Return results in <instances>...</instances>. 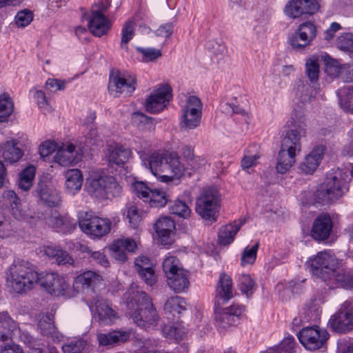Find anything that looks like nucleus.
I'll return each mask as SVG.
<instances>
[{
	"instance_id": "f257e3e1",
	"label": "nucleus",
	"mask_w": 353,
	"mask_h": 353,
	"mask_svg": "<svg viewBox=\"0 0 353 353\" xmlns=\"http://www.w3.org/2000/svg\"><path fill=\"white\" fill-rule=\"evenodd\" d=\"M305 265L313 276L321 279L330 288L353 287V276L344 270L330 252H319L309 258Z\"/></svg>"
},
{
	"instance_id": "f03ea898",
	"label": "nucleus",
	"mask_w": 353,
	"mask_h": 353,
	"mask_svg": "<svg viewBox=\"0 0 353 353\" xmlns=\"http://www.w3.org/2000/svg\"><path fill=\"white\" fill-rule=\"evenodd\" d=\"M145 149L136 147L143 164L160 181L169 183L183 174L185 168L176 154L155 151L146 157Z\"/></svg>"
},
{
	"instance_id": "7ed1b4c3",
	"label": "nucleus",
	"mask_w": 353,
	"mask_h": 353,
	"mask_svg": "<svg viewBox=\"0 0 353 353\" xmlns=\"http://www.w3.org/2000/svg\"><path fill=\"white\" fill-rule=\"evenodd\" d=\"M232 296V279L226 274L222 273L219 276L214 301V318L219 328L225 329L236 325L244 312L243 307L238 305H232L223 309L220 307L221 305L227 303Z\"/></svg>"
},
{
	"instance_id": "20e7f679",
	"label": "nucleus",
	"mask_w": 353,
	"mask_h": 353,
	"mask_svg": "<svg viewBox=\"0 0 353 353\" xmlns=\"http://www.w3.org/2000/svg\"><path fill=\"white\" fill-rule=\"evenodd\" d=\"M39 274L24 261H14L7 272V285L14 292L23 293L38 283Z\"/></svg>"
},
{
	"instance_id": "39448f33",
	"label": "nucleus",
	"mask_w": 353,
	"mask_h": 353,
	"mask_svg": "<svg viewBox=\"0 0 353 353\" xmlns=\"http://www.w3.org/2000/svg\"><path fill=\"white\" fill-rule=\"evenodd\" d=\"M85 189L92 198L103 201L119 197L122 193V187L116 179L102 172H94L86 179Z\"/></svg>"
},
{
	"instance_id": "423d86ee",
	"label": "nucleus",
	"mask_w": 353,
	"mask_h": 353,
	"mask_svg": "<svg viewBox=\"0 0 353 353\" xmlns=\"http://www.w3.org/2000/svg\"><path fill=\"white\" fill-rule=\"evenodd\" d=\"M221 195L214 188L203 191L196 201L195 210L205 221L211 223L216 221L220 208Z\"/></svg>"
},
{
	"instance_id": "0eeeda50",
	"label": "nucleus",
	"mask_w": 353,
	"mask_h": 353,
	"mask_svg": "<svg viewBox=\"0 0 353 353\" xmlns=\"http://www.w3.org/2000/svg\"><path fill=\"white\" fill-rule=\"evenodd\" d=\"M78 223L81 230L94 238L102 237L110 231L111 221L100 218L92 211H81L78 213Z\"/></svg>"
},
{
	"instance_id": "6e6552de",
	"label": "nucleus",
	"mask_w": 353,
	"mask_h": 353,
	"mask_svg": "<svg viewBox=\"0 0 353 353\" xmlns=\"http://www.w3.org/2000/svg\"><path fill=\"white\" fill-rule=\"evenodd\" d=\"M290 129L282 139L281 147L301 152V139L305 136V125L302 111L294 110L291 114Z\"/></svg>"
},
{
	"instance_id": "1a4fd4ad",
	"label": "nucleus",
	"mask_w": 353,
	"mask_h": 353,
	"mask_svg": "<svg viewBox=\"0 0 353 353\" xmlns=\"http://www.w3.org/2000/svg\"><path fill=\"white\" fill-rule=\"evenodd\" d=\"M38 284L52 296H71L70 284L66 276L56 272L41 273Z\"/></svg>"
},
{
	"instance_id": "9d476101",
	"label": "nucleus",
	"mask_w": 353,
	"mask_h": 353,
	"mask_svg": "<svg viewBox=\"0 0 353 353\" xmlns=\"http://www.w3.org/2000/svg\"><path fill=\"white\" fill-rule=\"evenodd\" d=\"M202 115V103L195 96L189 97L181 109V127L192 130L200 125Z\"/></svg>"
},
{
	"instance_id": "9b49d317",
	"label": "nucleus",
	"mask_w": 353,
	"mask_h": 353,
	"mask_svg": "<svg viewBox=\"0 0 353 353\" xmlns=\"http://www.w3.org/2000/svg\"><path fill=\"white\" fill-rule=\"evenodd\" d=\"M330 327L336 332L347 333L353 330V301H344L338 312L329 321Z\"/></svg>"
},
{
	"instance_id": "f8f14e48",
	"label": "nucleus",
	"mask_w": 353,
	"mask_h": 353,
	"mask_svg": "<svg viewBox=\"0 0 353 353\" xmlns=\"http://www.w3.org/2000/svg\"><path fill=\"white\" fill-rule=\"evenodd\" d=\"M297 336L300 343L310 351L321 348L329 338L328 332L318 326L304 327Z\"/></svg>"
},
{
	"instance_id": "ddd939ff",
	"label": "nucleus",
	"mask_w": 353,
	"mask_h": 353,
	"mask_svg": "<svg viewBox=\"0 0 353 353\" xmlns=\"http://www.w3.org/2000/svg\"><path fill=\"white\" fill-rule=\"evenodd\" d=\"M343 195L341 182L336 176H327L316 192L318 202L329 203L337 200Z\"/></svg>"
},
{
	"instance_id": "4468645a",
	"label": "nucleus",
	"mask_w": 353,
	"mask_h": 353,
	"mask_svg": "<svg viewBox=\"0 0 353 353\" xmlns=\"http://www.w3.org/2000/svg\"><path fill=\"white\" fill-rule=\"evenodd\" d=\"M93 317L101 325H108L113 323L117 319V313L110 306L106 301L99 296L94 298L88 303Z\"/></svg>"
},
{
	"instance_id": "2eb2a0df",
	"label": "nucleus",
	"mask_w": 353,
	"mask_h": 353,
	"mask_svg": "<svg viewBox=\"0 0 353 353\" xmlns=\"http://www.w3.org/2000/svg\"><path fill=\"white\" fill-rule=\"evenodd\" d=\"M172 89L168 85H162L154 90L146 99L145 108L150 113L162 111L172 98Z\"/></svg>"
},
{
	"instance_id": "dca6fc26",
	"label": "nucleus",
	"mask_w": 353,
	"mask_h": 353,
	"mask_svg": "<svg viewBox=\"0 0 353 353\" xmlns=\"http://www.w3.org/2000/svg\"><path fill=\"white\" fill-rule=\"evenodd\" d=\"M316 28L311 22L301 24L297 30L289 39V43L294 50H301L309 46L315 38Z\"/></svg>"
},
{
	"instance_id": "f3484780",
	"label": "nucleus",
	"mask_w": 353,
	"mask_h": 353,
	"mask_svg": "<svg viewBox=\"0 0 353 353\" xmlns=\"http://www.w3.org/2000/svg\"><path fill=\"white\" fill-rule=\"evenodd\" d=\"M130 316L138 326L145 330L154 328L159 321V316L154 305L136 308L131 311Z\"/></svg>"
},
{
	"instance_id": "a211bd4d",
	"label": "nucleus",
	"mask_w": 353,
	"mask_h": 353,
	"mask_svg": "<svg viewBox=\"0 0 353 353\" xmlns=\"http://www.w3.org/2000/svg\"><path fill=\"white\" fill-rule=\"evenodd\" d=\"M36 192L40 199L48 206H57L61 202L60 194L54 188L51 179L48 176L40 178Z\"/></svg>"
},
{
	"instance_id": "6ab92c4d",
	"label": "nucleus",
	"mask_w": 353,
	"mask_h": 353,
	"mask_svg": "<svg viewBox=\"0 0 353 353\" xmlns=\"http://www.w3.org/2000/svg\"><path fill=\"white\" fill-rule=\"evenodd\" d=\"M136 81L130 75L117 74L110 77L108 89L115 97L119 94L128 96L135 90Z\"/></svg>"
},
{
	"instance_id": "aec40b11",
	"label": "nucleus",
	"mask_w": 353,
	"mask_h": 353,
	"mask_svg": "<svg viewBox=\"0 0 353 353\" xmlns=\"http://www.w3.org/2000/svg\"><path fill=\"white\" fill-rule=\"evenodd\" d=\"M319 9L316 0H292L285 7L287 15L297 18L303 14H313Z\"/></svg>"
},
{
	"instance_id": "412c9836",
	"label": "nucleus",
	"mask_w": 353,
	"mask_h": 353,
	"mask_svg": "<svg viewBox=\"0 0 353 353\" xmlns=\"http://www.w3.org/2000/svg\"><path fill=\"white\" fill-rule=\"evenodd\" d=\"M110 5L108 0V6L99 11H93L90 17L88 28L90 32L98 37L106 34L111 27V23L103 14Z\"/></svg>"
},
{
	"instance_id": "4be33fe9",
	"label": "nucleus",
	"mask_w": 353,
	"mask_h": 353,
	"mask_svg": "<svg viewBox=\"0 0 353 353\" xmlns=\"http://www.w3.org/2000/svg\"><path fill=\"white\" fill-rule=\"evenodd\" d=\"M83 152L77 150L76 146L70 143H63L58 149L54 161L62 166L77 163L81 159Z\"/></svg>"
},
{
	"instance_id": "5701e85b",
	"label": "nucleus",
	"mask_w": 353,
	"mask_h": 353,
	"mask_svg": "<svg viewBox=\"0 0 353 353\" xmlns=\"http://www.w3.org/2000/svg\"><path fill=\"white\" fill-rule=\"evenodd\" d=\"M47 223L52 228L64 234L71 233L76 229V222L68 214H61L57 211L51 212Z\"/></svg>"
},
{
	"instance_id": "b1692460",
	"label": "nucleus",
	"mask_w": 353,
	"mask_h": 353,
	"mask_svg": "<svg viewBox=\"0 0 353 353\" xmlns=\"http://www.w3.org/2000/svg\"><path fill=\"white\" fill-rule=\"evenodd\" d=\"M332 221L329 214L322 213L314 221L311 231L312 236L317 241L328 238L332 230Z\"/></svg>"
},
{
	"instance_id": "393cba45",
	"label": "nucleus",
	"mask_w": 353,
	"mask_h": 353,
	"mask_svg": "<svg viewBox=\"0 0 353 353\" xmlns=\"http://www.w3.org/2000/svg\"><path fill=\"white\" fill-rule=\"evenodd\" d=\"M325 151V147L321 145L315 147L300 163L299 169L305 174H312L319 167Z\"/></svg>"
},
{
	"instance_id": "a878e982",
	"label": "nucleus",
	"mask_w": 353,
	"mask_h": 353,
	"mask_svg": "<svg viewBox=\"0 0 353 353\" xmlns=\"http://www.w3.org/2000/svg\"><path fill=\"white\" fill-rule=\"evenodd\" d=\"M102 276L91 270L78 275L74 280L72 290L75 293L82 292L85 288H93L101 283Z\"/></svg>"
},
{
	"instance_id": "bb28decb",
	"label": "nucleus",
	"mask_w": 353,
	"mask_h": 353,
	"mask_svg": "<svg viewBox=\"0 0 353 353\" xmlns=\"http://www.w3.org/2000/svg\"><path fill=\"white\" fill-rule=\"evenodd\" d=\"M154 229L162 245H170L175 230L174 221L168 216L159 218L154 224Z\"/></svg>"
},
{
	"instance_id": "cd10ccee",
	"label": "nucleus",
	"mask_w": 353,
	"mask_h": 353,
	"mask_svg": "<svg viewBox=\"0 0 353 353\" xmlns=\"http://www.w3.org/2000/svg\"><path fill=\"white\" fill-rule=\"evenodd\" d=\"M125 295L127 296V306L131 310H134V306L138 308L153 305L150 296L137 286L132 285Z\"/></svg>"
},
{
	"instance_id": "c85d7f7f",
	"label": "nucleus",
	"mask_w": 353,
	"mask_h": 353,
	"mask_svg": "<svg viewBox=\"0 0 353 353\" xmlns=\"http://www.w3.org/2000/svg\"><path fill=\"white\" fill-rule=\"evenodd\" d=\"M131 150L122 145H110L108 147L105 157L109 163L123 165L131 157Z\"/></svg>"
},
{
	"instance_id": "c756f323",
	"label": "nucleus",
	"mask_w": 353,
	"mask_h": 353,
	"mask_svg": "<svg viewBox=\"0 0 353 353\" xmlns=\"http://www.w3.org/2000/svg\"><path fill=\"white\" fill-rule=\"evenodd\" d=\"M137 248V243L131 239H120L112 244L110 250L115 259L125 261L127 259L125 251L133 252Z\"/></svg>"
},
{
	"instance_id": "7c9ffc66",
	"label": "nucleus",
	"mask_w": 353,
	"mask_h": 353,
	"mask_svg": "<svg viewBox=\"0 0 353 353\" xmlns=\"http://www.w3.org/2000/svg\"><path fill=\"white\" fill-rule=\"evenodd\" d=\"M299 153L294 150L285 149L281 147L278 154L276 171L280 174H285L295 164L296 157Z\"/></svg>"
},
{
	"instance_id": "2f4dec72",
	"label": "nucleus",
	"mask_w": 353,
	"mask_h": 353,
	"mask_svg": "<svg viewBox=\"0 0 353 353\" xmlns=\"http://www.w3.org/2000/svg\"><path fill=\"white\" fill-rule=\"evenodd\" d=\"M130 334L128 332L114 330L109 333H98L97 339L100 345L108 346L126 342Z\"/></svg>"
},
{
	"instance_id": "473e14b6",
	"label": "nucleus",
	"mask_w": 353,
	"mask_h": 353,
	"mask_svg": "<svg viewBox=\"0 0 353 353\" xmlns=\"http://www.w3.org/2000/svg\"><path fill=\"white\" fill-rule=\"evenodd\" d=\"M144 14L141 12H137L134 16L128 19L121 30V48L128 50V43L134 36V27L136 22L143 19Z\"/></svg>"
},
{
	"instance_id": "72a5a7b5",
	"label": "nucleus",
	"mask_w": 353,
	"mask_h": 353,
	"mask_svg": "<svg viewBox=\"0 0 353 353\" xmlns=\"http://www.w3.org/2000/svg\"><path fill=\"white\" fill-rule=\"evenodd\" d=\"M65 186L68 194L74 195L81 189L83 174L78 169H70L65 173Z\"/></svg>"
},
{
	"instance_id": "f704fd0d",
	"label": "nucleus",
	"mask_w": 353,
	"mask_h": 353,
	"mask_svg": "<svg viewBox=\"0 0 353 353\" xmlns=\"http://www.w3.org/2000/svg\"><path fill=\"white\" fill-rule=\"evenodd\" d=\"M188 272L184 270H179V272H175L172 276L167 278L168 285L176 292H181L188 288Z\"/></svg>"
},
{
	"instance_id": "c9c22d12",
	"label": "nucleus",
	"mask_w": 353,
	"mask_h": 353,
	"mask_svg": "<svg viewBox=\"0 0 353 353\" xmlns=\"http://www.w3.org/2000/svg\"><path fill=\"white\" fill-rule=\"evenodd\" d=\"M243 223L244 221H240L239 223L234 222L233 223L222 226L219 229L218 235L219 244L228 245L233 242L235 235Z\"/></svg>"
},
{
	"instance_id": "e433bc0d",
	"label": "nucleus",
	"mask_w": 353,
	"mask_h": 353,
	"mask_svg": "<svg viewBox=\"0 0 353 353\" xmlns=\"http://www.w3.org/2000/svg\"><path fill=\"white\" fill-rule=\"evenodd\" d=\"M0 153L3 160L9 163H14L23 156L21 150L13 141H6L0 145Z\"/></svg>"
},
{
	"instance_id": "4c0bfd02",
	"label": "nucleus",
	"mask_w": 353,
	"mask_h": 353,
	"mask_svg": "<svg viewBox=\"0 0 353 353\" xmlns=\"http://www.w3.org/2000/svg\"><path fill=\"white\" fill-rule=\"evenodd\" d=\"M38 327L43 335L50 338L53 341L61 340L62 335L57 331L53 319L50 316H42L39 321Z\"/></svg>"
},
{
	"instance_id": "58836bf2",
	"label": "nucleus",
	"mask_w": 353,
	"mask_h": 353,
	"mask_svg": "<svg viewBox=\"0 0 353 353\" xmlns=\"http://www.w3.org/2000/svg\"><path fill=\"white\" fill-rule=\"evenodd\" d=\"M17 328V324L6 312L0 313V339L6 341L11 339L12 333Z\"/></svg>"
},
{
	"instance_id": "ea45409f",
	"label": "nucleus",
	"mask_w": 353,
	"mask_h": 353,
	"mask_svg": "<svg viewBox=\"0 0 353 353\" xmlns=\"http://www.w3.org/2000/svg\"><path fill=\"white\" fill-rule=\"evenodd\" d=\"M77 250L82 253L87 254L88 258L90 259V260L94 261L97 264L104 268H107L109 266V261L103 252L94 251L88 246L81 243H79L77 245Z\"/></svg>"
},
{
	"instance_id": "a19ab883",
	"label": "nucleus",
	"mask_w": 353,
	"mask_h": 353,
	"mask_svg": "<svg viewBox=\"0 0 353 353\" xmlns=\"http://www.w3.org/2000/svg\"><path fill=\"white\" fill-rule=\"evenodd\" d=\"M132 122L142 130L153 131L155 129L156 122L154 119L139 112L132 114Z\"/></svg>"
},
{
	"instance_id": "79ce46f5",
	"label": "nucleus",
	"mask_w": 353,
	"mask_h": 353,
	"mask_svg": "<svg viewBox=\"0 0 353 353\" xmlns=\"http://www.w3.org/2000/svg\"><path fill=\"white\" fill-rule=\"evenodd\" d=\"M89 347L87 339L78 338L64 343L62 346L63 353H86Z\"/></svg>"
},
{
	"instance_id": "37998d69",
	"label": "nucleus",
	"mask_w": 353,
	"mask_h": 353,
	"mask_svg": "<svg viewBox=\"0 0 353 353\" xmlns=\"http://www.w3.org/2000/svg\"><path fill=\"white\" fill-rule=\"evenodd\" d=\"M339 103L341 108L347 112H353V87L346 86L337 92Z\"/></svg>"
},
{
	"instance_id": "c03bdc74",
	"label": "nucleus",
	"mask_w": 353,
	"mask_h": 353,
	"mask_svg": "<svg viewBox=\"0 0 353 353\" xmlns=\"http://www.w3.org/2000/svg\"><path fill=\"white\" fill-rule=\"evenodd\" d=\"M36 169L34 166L30 165L26 168L19 174L18 182L19 188L23 191H28L32 186Z\"/></svg>"
},
{
	"instance_id": "a18cd8bd",
	"label": "nucleus",
	"mask_w": 353,
	"mask_h": 353,
	"mask_svg": "<svg viewBox=\"0 0 353 353\" xmlns=\"http://www.w3.org/2000/svg\"><path fill=\"white\" fill-rule=\"evenodd\" d=\"M185 309V301L178 296L169 298L164 304L165 312L172 314L173 316L181 314Z\"/></svg>"
},
{
	"instance_id": "49530a36",
	"label": "nucleus",
	"mask_w": 353,
	"mask_h": 353,
	"mask_svg": "<svg viewBox=\"0 0 353 353\" xmlns=\"http://www.w3.org/2000/svg\"><path fill=\"white\" fill-rule=\"evenodd\" d=\"M169 199L170 196L165 191L156 188L152 190L147 203L150 204V207L161 208L167 204Z\"/></svg>"
},
{
	"instance_id": "de8ad7c7",
	"label": "nucleus",
	"mask_w": 353,
	"mask_h": 353,
	"mask_svg": "<svg viewBox=\"0 0 353 353\" xmlns=\"http://www.w3.org/2000/svg\"><path fill=\"white\" fill-rule=\"evenodd\" d=\"M14 110V104L8 94L0 95V123L8 121Z\"/></svg>"
},
{
	"instance_id": "09e8293b",
	"label": "nucleus",
	"mask_w": 353,
	"mask_h": 353,
	"mask_svg": "<svg viewBox=\"0 0 353 353\" xmlns=\"http://www.w3.org/2000/svg\"><path fill=\"white\" fill-rule=\"evenodd\" d=\"M163 270L166 278H168L170 276H172L175 272H179V270L184 269L178 258L169 254L163 259Z\"/></svg>"
},
{
	"instance_id": "8fccbe9b",
	"label": "nucleus",
	"mask_w": 353,
	"mask_h": 353,
	"mask_svg": "<svg viewBox=\"0 0 353 353\" xmlns=\"http://www.w3.org/2000/svg\"><path fill=\"white\" fill-rule=\"evenodd\" d=\"M170 212L183 219H188L191 214V210L188 203L181 199H176L169 206Z\"/></svg>"
},
{
	"instance_id": "3c124183",
	"label": "nucleus",
	"mask_w": 353,
	"mask_h": 353,
	"mask_svg": "<svg viewBox=\"0 0 353 353\" xmlns=\"http://www.w3.org/2000/svg\"><path fill=\"white\" fill-rule=\"evenodd\" d=\"M163 332L165 337L176 341L182 340L187 334L185 327L180 325H167L163 327Z\"/></svg>"
},
{
	"instance_id": "603ef678",
	"label": "nucleus",
	"mask_w": 353,
	"mask_h": 353,
	"mask_svg": "<svg viewBox=\"0 0 353 353\" xmlns=\"http://www.w3.org/2000/svg\"><path fill=\"white\" fill-rule=\"evenodd\" d=\"M319 59L314 56L308 58L305 62L306 74L311 82H315L319 79Z\"/></svg>"
},
{
	"instance_id": "864d4df0",
	"label": "nucleus",
	"mask_w": 353,
	"mask_h": 353,
	"mask_svg": "<svg viewBox=\"0 0 353 353\" xmlns=\"http://www.w3.org/2000/svg\"><path fill=\"white\" fill-rule=\"evenodd\" d=\"M132 190L134 194L139 198L142 199L144 202H148L152 190L143 181H135L133 183Z\"/></svg>"
},
{
	"instance_id": "5fc2aeb1",
	"label": "nucleus",
	"mask_w": 353,
	"mask_h": 353,
	"mask_svg": "<svg viewBox=\"0 0 353 353\" xmlns=\"http://www.w3.org/2000/svg\"><path fill=\"white\" fill-rule=\"evenodd\" d=\"M5 197L9 201L12 207V211L13 215L17 219L23 218V215L19 209L20 200L17 195L13 190H8L5 192Z\"/></svg>"
},
{
	"instance_id": "6e6d98bb",
	"label": "nucleus",
	"mask_w": 353,
	"mask_h": 353,
	"mask_svg": "<svg viewBox=\"0 0 353 353\" xmlns=\"http://www.w3.org/2000/svg\"><path fill=\"white\" fill-rule=\"evenodd\" d=\"M259 248V243L254 245L247 246L242 252L241 265L245 266L248 264H253L256 258V253Z\"/></svg>"
},
{
	"instance_id": "4d7b16f0",
	"label": "nucleus",
	"mask_w": 353,
	"mask_h": 353,
	"mask_svg": "<svg viewBox=\"0 0 353 353\" xmlns=\"http://www.w3.org/2000/svg\"><path fill=\"white\" fill-rule=\"evenodd\" d=\"M137 50L141 54L143 62L154 61L161 56V50L155 48L137 47Z\"/></svg>"
},
{
	"instance_id": "13d9d810",
	"label": "nucleus",
	"mask_w": 353,
	"mask_h": 353,
	"mask_svg": "<svg viewBox=\"0 0 353 353\" xmlns=\"http://www.w3.org/2000/svg\"><path fill=\"white\" fill-rule=\"evenodd\" d=\"M127 218L131 226L137 228L141 221L137 206L133 203H129L127 205Z\"/></svg>"
},
{
	"instance_id": "bf43d9fd",
	"label": "nucleus",
	"mask_w": 353,
	"mask_h": 353,
	"mask_svg": "<svg viewBox=\"0 0 353 353\" xmlns=\"http://www.w3.org/2000/svg\"><path fill=\"white\" fill-rule=\"evenodd\" d=\"M33 16L32 12L29 10H21L15 16V23L19 28L26 27L33 20Z\"/></svg>"
},
{
	"instance_id": "052dcab7",
	"label": "nucleus",
	"mask_w": 353,
	"mask_h": 353,
	"mask_svg": "<svg viewBox=\"0 0 353 353\" xmlns=\"http://www.w3.org/2000/svg\"><path fill=\"white\" fill-rule=\"evenodd\" d=\"M240 290L242 293L245 294L247 296L252 295L255 286L254 281L250 275L243 274L239 280Z\"/></svg>"
},
{
	"instance_id": "680f3d73",
	"label": "nucleus",
	"mask_w": 353,
	"mask_h": 353,
	"mask_svg": "<svg viewBox=\"0 0 353 353\" xmlns=\"http://www.w3.org/2000/svg\"><path fill=\"white\" fill-rule=\"evenodd\" d=\"M136 269L139 274H141L144 276L145 273H148L151 276V273L148 272L150 269H152V265L150 259L145 256H140L135 259L134 261Z\"/></svg>"
},
{
	"instance_id": "e2e57ef3",
	"label": "nucleus",
	"mask_w": 353,
	"mask_h": 353,
	"mask_svg": "<svg viewBox=\"0 0 353 353\" xmlns=\"http://www.w3.org/2000/svg\"><path fill=\"white\" fill-rule=\"evenodd\" d=\"M294 345L293 338H287L283 340L279 345L270 349L269 353H291Z\"/></svg>"
},
{
	"instance_id": "0e129e2a",
	"label": "nucleus",
	"mask_w": 353,
	"mask_h": 353,
	"mask_svg": "<svg viewBox=\"0 0 353 353\" xmlns=\"http://www.w3.org/2000/svg\"><path fill=\"white\" fill-rule=\"evenodd\" d=\"M338 47L344 51L353 52V34L344 33L337 39Z\"/></svg>"
},
{
	"instance_id": "69168bd1",
	"label": "nucleus",
	"mask_w": 353,
	"mask_h": 353,
	"mask_svg": "<svg viewBox=\"0 0 353 353\" xmlns=\"http://www.w3.org/2000/svg\"><path fill=\"white\" fill-rule=\"evenodd\" d=\"M57 148V144L54 141L48 140L39 146V154L41 157H46L54 152Z\"/></svg>"
},
{
	"instance_id": "338daca9",
	"label": "nucleus",
	"mask_w": 353,
	"mask_h": 353,
	"mask_svg": "<svg viewBox=\"0 0 353 353\" xmlns=\"http://www.w3.org/2000/svg\"><path fill=\"white\" fill-rule=\"evenodd\" d=\"M55 260L59 265H70L75 266L74 259L65 250L62 249H60Z\"/></svg>"
},
{
	"instance_id": "774afa93",
	"label": "nucleus",
	"mask_w": 353,
	"mask_h": 353,
	"mask_svg": "<svg viewBox=\"0 0 353 353\" xmlns=\"http://www.w3.org/2000/svg\"><path fill=\"white\" fill-rule=\"evenodd\" d=\"M173 32V25L172 23H167L159 26L156 30L157 37L161 39L169 38Z\"/></svg>"
}]
</instances>
